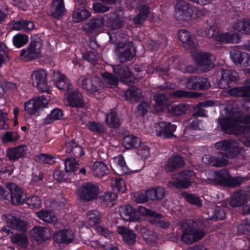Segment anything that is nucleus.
Here are the masks:
<instances>
[{"label":"nucleus","instance_id":"f257e3e1","mask_svg":"<svg viewBox=\"0 0 250 250\" xmlns=\"http://www.w3.org/2000/svg\"><path fill=\"white\" fill-rule=\"evenodd\" d=\"M215 147L223 151L218 152V156H215L210 154H206L202 158V161L206 164L215 167H221L228 164L226 159L234 158L242 151V149L238 146V143L234 140H223L217 142Z\"/></svg>","mask_w":250,"mask_h":250},{"label":"nucleus","instance_id":"f03ea898","mask_svg":"<svg viewBox=\"0 0 250 250\" xmlns=\"http://www.w3.org/2000/svg\"><path fill=\"white\" fill-rule=\"evenodd\" d=\"M182 234L180 239L185 243L191 244L201 240L205 235V232L200 229L198 224L190 220L183 224Z\"/></svg>","mask_w":250,"mask_h":250},{"label":"nucleus","instance_id":"7ed1b4c3","mask_svg":"<svg viewBox=\"0 0 250 250\" xmlns=\"http://www.w3.org/2000/svg\"><path fill=\"white\" fill-rule=\"evenodd\" d=\"M203 15L201 10L192 7L184 0H179L174 5V17L178 20L188 21L191 18L195 19Z\"/></svg>","mask_w":250,"mask_h":250},{"label":"nucleus","instance_id":"20e7f679","mask_svg":"<svg viewBox=\"0 0 250 250\" xmlns=\"http://www.w3.org/2000/svg\"><path fill=\"white\" fill-rule=\"evenodd\" d=\"M42 43L41 38L32 39L28 46L21 50L20 57L24 62H29L40 58Z\"/></svg>","mask_w":250,"mask_h":250},{"label":"nucleus","instance_id":"39448f33","mask_svg":"<svg viewBox=\"0 0 250 250\" xmlns=\"http://www.w3.org/2000/svg\"><path fill=\"white\" fill-rule=\"evenodd\" d=\"M213 180L216 185L225 187L238 186L243 182L241 177H232L229 170L226 168L215 171Z\"/></svg>","mask_w":250,"mask_h":250},{"label":"nucleus","instance_id":"423d86ee","mask_svg":"<svg viewBox=\"0 0 250 250\" xmlns=\"http://www.w3.org/2000/svg\"><path fill=\"white\" fill-rule=\"evenodd\" d=\"M216 31L214 26H210L205 31V35L208 38L216 36V40L225 43H237L241 42V37L239 34L233 31L228 32L216 35Z\"/></svg>","mask_w":250,"mask_h":250},{"label":"nucleus","instance_id":"0eeeda50","mask_svg":"<svg viewBox=\"0 0 250 250\" xmlns=\"http://www.w3.org/2000/svg\"><path fill=\"white\" fill-rule=\"evenodd\" d=\"M115 51L119 60L123 63L132 60L136 55V50L132 42H119L116 44Z\"/></svg>","mask_w":250,"mask_h":250},{"label":"nucleus","instance_id":"6e6552de","mask_svg":"<svg viewBox=\"0 0 250 250\" xmlns=\"http://www.w3.org/2000/svg\"><path fill=\"white\" fill-rule=\"evenodd\" d=\"M123 146L128 150L137 148L140 147L138 150L137 154L142 157H147L149 154V148L146 146H141L140 139L133 135H128L125 136L123 140Z\"/></svg>","mask_w":250,"mask_h":250},{"label":"nucleus","instance_id":"1a4fd4ad","mask_svg":"<svg viewBox=\"0 0 250 250\" xmlns=\"http://www.w3.org/2000/svg\"><path fill=\"white\" fill-rule=\"evenodd\" d=\"M79 196L83 202L92 201L96 199L99 193V187L91 182L84 183L78 189Z\"/></svg>","mask_w":250,"mask_h":250},{"label":"nucleus","instance_id":"9d476101","mask_svg":"<svg viewBox=\"0 0 250 250\" xmlns=\"http://www.w3.org/2000/svg\"><path fill=\"white\" fill-rule=\"evenodd\" d=\"M47 74L45 70L39 69L33 71L31 80L33 85L42 92L50 93V87L47 83Z\"/></svg>","mask_w":250,"mask_h":250},{"label":"nucleus","instance_id":"9b49d317","mask_svg":"<svg viewBox=\"0 0 250 250\" xmlns=\"http://www.w3.org/2000/svg\"><path fill=\"white\" fill-rule=\"evenodd\" d=\"M48 103V100L44 95L38 96L24 104V110L30 115H36L39 113L40 110L45 107Z\"/></svg>","mask_w":250,"mask_h":250},{"label":"nucleus","instance_id":"f8f14e48","mask_svg":"<svg viewBox=\"0 0 250 250\" xmlns=\"http://www.w3.org/2000/svg\"><path fill=\"white\" fill-rule=\"evenodd\" d=\"M227 113L228 117H222L219 120V125L225 133L229 134L239 123L235 107H231L227 111Z\"/></svg>","mask_w":250,"mask_h":250},{"label":"nucleus","instance_id":"ddd939ff","mask_svg":"<svg viewBox=\"0 0 250 250\" xmlns=\"http://www.w3.org/2000/svg\"><path fill=\"white\" fill-rule=\"evenodd\" d=\"M186 86L189 90H204L208 89L211 84L206 77L191 76L187 78Z\"/></svg>","mask_w":250,"mask_h":250},{"label":"nucleus","instance_id":"4468645a","mask_svg":"<svg viewBox=\"0 0 250 250\" xmlns=\"http://www.w3.org/2000/svg\"><path fill=\"white\" fill-rule=\"evenodd\" d=\"M238 80L239 75L236 71L221 69V78L218 84L220 88L225 89L237 83Z\"/></svg>","mask_w":250,"mask_h":250},{"label":"nucleus","instance_id":"2eb2a0df","mask_svg":"<svg viewBox=\"0 0 250 250\" xmlns=\"http://www.w3.org/2000/svg\"><path fill=\"white\" fill-rule=\"evenodd\" d=\"M6 188L10 193V197L12 204L15 205H22L27 198L23 189L15 183H9L6 185Z\"/></svg>","mask_w":250,"mask_h":250},{"label":"nucleus","instance_id":"dca6fc26","mask_svg":"<svg viewBox=\"0 0 250 250\" xmlns=\"http://www.w3.org/2000/svg\"><path fill=\"white\" fill-rule=\"evenodd\" d=\"M195 177V174L192 170L181 171L179 174V179L173 182V186L177 188H187L191 186Z\"/></svg>","mask_w":250,"mask_h":250},{"label":"nucleus","instance_id":"f3484780","mask_svg":"<svg viewBox=\"0 0 250 250\" xmlns=\"http://www.w3.org/2000/svg\"><path fill=\"white\" fill-rule=\"evenodd\" d=\"M194 59L198 68L203 72H208L213 67L210 54L208 53H198L194 56Z\"/></svg>","mask_w":250,"mask_h":250},{"label":"nucleus","instance_id":"a211bd4d","mask_svg":"<svg viewBox=\"0 0 250 250\" xmlns=\"http://www.w3.org/2000/svg\"><path fill=\"white\" fill-rule=\"evenodd\" d=\"M177 126L170 122H161L156 126V132L158 136L164 139L170 138L174 136V132Z\"/></svg>","mask_w":250,"mask_h":250},{"label":"nucleus","instance_id":"6ab92c4d","mask_svg":"<svg viewBox=\"0 0 250 250\" xmlns=\"http://www.w3.org/2000/svg\"><path fill=\"white\" fill-rule=\"evenodd\" d=\"M79 81L83 89L90 94H93L98 92L101 80L97 77L85 78L82 76L80 77Z\"/></svg>","mask_w":250,"mask_h":250},{"label":"nucleus","instance_id":"aec40b11","mask_svg":"<svg viewBox=\"0 0 250 250\" xmlns=\"http://www.w3.org/2000/svg\"><path fill=\"white\" fill-rule=\"evenodd\" d=\"M113 71L115 74L119 76L124 82L128 85L133 84L134 78L129 68L125 65H115L112 66Z\"/></svg>","mask_w":250,"mask_h":250},{"label":"nucleus","instance_id":"412c9836","mask_svg":"<svg viewBox=\"0 0 250 250\" xmlns=\"http://www.w3.org/2000/svg\"><path fill=\"white\" fill-rule=\"evenodd\" d=\"M74 233L69 229H63L55 232L53 239L58 244H69L74 239Z\"/></svg>","mask_w":250,"mask_h":250},{"label":"nucleus","instance_id":"4be33fe9","mask_svg":"<svg viewBox=\"0 0 250 250\" xmlns=\"http://www.w3.org/2000/svg\"><path fill=\"white\" fill-rule=\"evenodd\" d=\"M2 218L3 221L6 222L9 227L21 231L26 230L27 223L26 222L16 217L11 214H4Z\"/></svg>","mask_w":250,"mask_h":250},{"label":"nucleus","instance_id":"5701e85b","mask_svg":"<svg viewBox=\"0 0 250 250\" xmlns=\"http://www.w3.org/2000/svg\"><path fill=\"white\" fill-rule=\"evenodd\" d=\"M178 36L183 46L186 49H193L196 46L197 43L195 38L188 31L181 29L179 31Z\"/></svg>","mask_w":250,"mask_h":250},{"label":"nucleus","instance_id":"b1692460","mask_svg":"<svg viewBox=\"0 0 250 250\" xmlns=\"http://www.w3.org/2000/svg\"><path fill=\"white\" fill-rule=\"evenodd\" d=\"M230 59L236 64H241L246 65L248 64L250 60V57L248 53L241 51L236 46L229 51Z\"/></svg>","mask_w":250,"mask_h":250},{"label":"nucleus","instance_id":"393cba45","mask_svg":"<svg viewBox=\"0 0 250 250\" xmlns=\"http://www.w3.org/2000/svg\"><path fill=\"white\" fill-rule=\"evenodd\" d=\"M30 234L35 240L43 242L51 239L50 230L46 227L35 226L30 230Z\"/></svg>","mask_w":250,"mask_h":250},{"label":"nucleus","instance_id":"a878e982","mask_svg":"<svg viewBox=\"0 0 250 250\" xmlns=\"http://www.w3.org/2000/svg\"><path fill=\"white\" fill-rule=\"evenodd\" d=\"M66 101L69 105L72 107L82 108L84 106L83 96L77 90L68 92Z\"/></svg>","mask_w":250,"mask_h":250},{"label":"nucleus","instance_id":"bb28decb","mask_svg":"<svg viewBox=\"0 0 250 250\" xmlns=\"http://www.w3.org/2000/svg\"><path fill=\"white\" fill-rule=\"evenodd\" d=\"M66 12L64 0H53L51 3L50 15L55 19L61 20Z\"/></svg>","mask_w":250,"mask_h":250},{"label":"nucleus","instance_id":"cd10ccee","mask_svg":"<svg viewBox=\"0 0 250 250\" xmlns=\"http://www.w3.org/2000/svg\"><path fill=\"white\" fill-rule=\"evenodd\" d=\"M119 212L121 217L125 221L137 222L140 219L137 210L129 205L122 207Z\"/></svg>","mask_w":250,"mask_h":250},{"label":"nucleus","instance_id":"c85d7f7f","mask_svg":"<svg viewBox=\"0 0 250 250\" xmlns=\"http://www.w3.org/2000/svg\"><path fill=\"white\" fill-rule=\"evenodd\" d=\"M53 82L56 86L61 90H68L72 87V84L66 76L59 71L54 73Z\"/></svg>","mask_w":250,"mask_h":250},{"label":"nucleus","instance_id":"c756f323","mask_svg":"<svg viewBox=\"0 0 250 250\" xmlns=\"http://www.w3.org/2000/svg\"><path fill=\"white\" fill-rule=\"evenodd\" d=\"M66 153H72L75 157L83 158L85 155L83 148L74 139H69L65 143Z\"/></svg>","mask_w":250,"mask_h":250},{"label":"nucleus","instance_id":"7c9ffc66","mask_svg":"<svg viewBox=\"0 0 250 250\" xmlns=\"http://www.w3.org/2000/svg\"><path fill=\"white\" fill-rule=\"evenodd\" d=\"M104 25V19L93 18L83 25V29L87 33H98Z\"/></svg>","mask_w":250,"mask_h":250},{"label":"nucleus","instance_id":"2f4dec72","mask_svg":"<svg viewBox=\"0 0 250 250\" xmlns=\"http://www.w3.org/2000/svg\"><path fill=\"white\" fill-rule=\"evenodd\" d=\"M27 150V146L22 145L16 147H9L7 150L6 156L10 161L15 162L20 158L24 157L26 155Z\"/></svg>","mask_w":250,"mask_h":250},{"label":"nucleus","instance_id":"473e14b6","mask_svg":"<svg viewBox=\"0 0 250 250\" xmlns=\"http://www.w3.org/2000/svg\"><path fill=\"white\" fill-rule=\"evenodd\" d=\"M138 13L133 21L135 25L142 24L150 14V7L146 4H140L137 6Z\"/></svg>","mask_w":250,"mask_h":250},{"label":"nucleus","instance_id":"72a5a7b5","mask_svg":"<svg viewBox=\"0 0 250 250\" xmlns=\"http://www.w3.org/2000/svg\"><path fill=\"white\" fill-rule=\"evenodd\" d=\"M185 161L183 157L177 155L168 158L165 169L168 172H172L177 168L183 167Z\"/></svg>","mask_w":250,"mask_h":250},{"label":"nucleus","instance_id":"f704fd0d","mask_svg":"<svg viewBox=\"0 0 250 250\" xmlns=\"http://www.w3.org/2000/svg\"><path fill=\"white\" fill-rule=\"evenodd\" d=\"M118 232L122 235L123 241L127 244L132 245L136 241V234L134 231L124 226H119Z\"/></svg>","mask_w":250,"mask_h":250},{"label":"nucleus","instance_id":"c9c22d12","mask_svg":"<svg viewBox=\"0 0 250 250\" xmlns=\"http://www.w3.org/2000/svg\"><path fill=\"white\" fill-rule=\"evenodd\" d=\"M189 106L186 103H179L169 105L167 107L168 113L172 116L179 117L186 114Z\"/></svg>","mask_w":250,"mask_h":250},{"label":"nucleus","instance_id":"e433bc0d","mask_svg":"<svg viewBox=\"0 0 250 250\" xmlns=\"http://www.w3.org/2000/svg\"><path fill=\"white\" fill-rule=\"evenodd\" d=\"M233 29L242 34L250 35V20L242 18L236 20L233 24Z\"/></svg>","mask_w":250,"mask_h":250},{"label":"nucleus","instance_id":"4c0bfd02","mask_svg":"<svg viewBox=\"0 0 250 250\" xmlns=\"http://www.w3.org/2000/svg\"><path fill=\"white\" fill-rule=\"evenodd\" d=\"M120 12L115 11L107 16V22L108 26L114 29H119L124 25V22L119 14Z\"/></svg>","mask_w":250,"mask_h":250},{"label":"nucleus","instance_id":"58836bf2","mask_svg":"<svg viewBox=\"0 0 250 250\" xmlns=\"http://www.w3.org/2000/svg\"><path fill=\"white\" fill-rule=\"evenodd\" d=\"M91 12L86 8L75 7L72 14V19L74 22H80L91 16Z\"/></svg>","mask_w":250,"mask_h":250},{"label":"nucleus","instance_id":"ea45409f","mask_svg":"<svg viewBox=\"0 0 250 250\" xmlns=\"http://www.w3.org/2000/svg\"><path fill=\"white\" fill-rule=\"evenodd\" d=\"M34 27V23L30 21L26 20H20L19 21H14L10 25V28L13 30H24L26 31L33 29Z\"/></svg>","mask_w":250,"mask_h":250},{"label":"nucleus","instance_id":"a19ab883","mask_svg":"<svg viewBox=\"0 0 250 250\" xmlns=\"http://www.w3.org/2000/svg\"><path fill=\"white\" fill-rule=\"evenodd\" d=\"M37 217L43 221L54 225L57 222V218L53 212L42 209L37 212Z\"/></svg>","mask_w":250,"mask_h":250},{"label":"nucleus","instance_id":"79ce46f5","mask_svg":"<svg viewBox=\"0 0 250 250\" xmlns=\"http://www.w3.org/2000/svg\"><path fill=\"white\" fill-rule=\"evenodd\" d=\"M92 170L94 175L98 177H102L108 173L109 170L107 166L103 162H96L94 163Z\"/></svg>","mask_w":250,"mask_h":250},{"label":"nucleus","instance_id":"37998d69","mask_svg":"<svg viewBox=\"0 0 250 250\" xmlns=\"http://www.w3.org/2000/svg\"><path fill=\"white\" fill-rule=\"evenodd\" d=\"M111 187L113 191L118 193H125L126 190V185L125 181L120 177L113 178L111 180Z\"/></svg>","mask_w":250,"mask_h":250},{"label":"nucleus","instance_id":"c03bdc74","mask_svg":"<svg viewBox=\"0 0 250 250\" xmlns=\"http://www.w3.org/2000/svg\"><path fill=\"white\" fill-rule=\"evenodd\" d=\"M140 94L141 91L138 88L131 87L125 91L124 96L127 101H129L132 102H137L140 96Z\"/></svg>","mask_w":250,"mask_h":250},{"label":"nucleus","instance_id":"a18cd8bd","mask_svg":"<svg viewBox=\"0 0 250 250\" xmlns=\"http://www.w3.org/2000/svg\"><path fill=\"white\" fill-rule=\"evenodd\" d=\"M230 94L235 97H250V85L233 88Z\"/></svg>","mask_w":250,"mask_h":250},{"label":"nucleus","instance_id":"49530a36","mask_svg":"<svg viewBox=\"0 0 250 250\" xmlns=\"http://www.w3.org/2000/svg\"><path fill=\"white\" fill-rule=\"evenodd\" d=\"M11 241L21 248H26L28 244V238L24 234L15 233L11 236Z\"/></svg>","mask_w":250,"mask_h":250},{"label":"nucleus","instance_id":"de8ad7c7","mask_svg":"<svg viewBox=\"0 0 250 250\" xmlns=\"http://www.w3.org/2000/svg\"><path fill=\"white\" fill-rule=\"evenodd\" d=\"M63 116V111L58 108L53 109L50 113L46 116L44 123L46 124H50L56 120L62 119Z\"/></svg>","mask_w":250,"mask_h":250},{"label":"nucleus","instance_id":"09e8293b","mask_svg":"<svg viewBox=\"0 0 250 250\" xmlns=\"http://www.w3.org/2000/svg\"><path fill=\"white\" fill-rule=\"evenodd\" d=\"M118 197L117 193L112 191H106L100 197V200L102 203H104L107 206H112L113 203L112 201H115Z\"/></svg>","mask_w":250,"mask_h":250},{"label":"nucleus","instance_id":"8fccbe9b","mask_svg":"<svg viewBox=\"0 0 250 250\" xmlns=\"http://www.w3.org/2000/svg\"><path fill=\"white\" fill-rule=\"evenodd\" d=\"M172 95L175 98H196L199 97L200 94L196 92L188 91L185 90H177L173 92Z\"/></svg>","mask_w":250,"mask_h":250},{"label":"nucleus","instance_id":"3c124183","mask_svg":"<svg viewBox=\"0 0 250 250\" xmlns=\"http://www.w3.org/2000/svg\"><path fill=\"white\" fill-rule=\"evenodd\" d=\"M248 201V200L246 198L245 193L243 192V194L238 193L236 194L230 200L229 205L233 208L240 207L247 203Z\"/></svg>","mask_w":250,"mask_h":250},{"label":"nucleus","instance_id":"603ef678","mask_svg":"<svg viewBox=\"0 0 250 250\" xmlns=\"http://www.w3.org/2000/svg\"><path fill=\"white\" fill-rule=\"evenodd\" d=\"M64 165L65 170L67 172H72L77 170L80 166L79 164L76 162L75 158L73 157L65 159Z\"/></svg>","mask_w":250,"mask_h":250},{"label":"nucleus","instance_id":"864d4df0","mask_svg":"<svg viewBox=\"0 0 250 250\" xmlns=\"http://www.w3.org/2000/svg\"><path fill=\"white\" fill-rule=\"evenodd\" d=\"M105 121L110 128H117L120 126L119 119L116 113L111 112L107 115Z\"/></svg>","mask_w":250,"mask_h":250},{"label":"nucleus","instance_id":"5fc2aeb1","mask_svg":"<svg viewBox=\"0 0 250 250\" xmlns=\"http://www.w3.org/2000/svg\"><path fill=\"white\" fill-rule=\"evenodd\" d=\"M13 45L17 48H21L27 43L28 37L25 34H17L12 39Z\"/></svg>","mask_w":250,"mask_h":250},{"label":"nucleus","instance_id":"6e6d98bb","mask_svg":"<svg viewBox=\"0 0 250 250\" xmlns=\"http://www.w3.org/2000/svg\"><path fill=\"white\" fill-rule=\"evenodd\" d=\"M101 77L104 81L110 85L116 86L118 84L119 79L118 77L111 73L108 72L102 73Z\"/></svg>","mask_w":250,"mask_h":250},{"label":"nucleus","instance_id":"4d7b16f0","mask_svg":"<svg viewBox=\"0 0 250 250\" xmlns=\"http://www.w3.org/2000/svg\"><path fill=\"white\" fill-rule=\"evenodd\" d=\"M138 213L157 219H161L162 217V215L161 213H157L155 211L146 208L141 206L138 207L137 214Z\"/></svg>","mask_w":250,"mask_h":250},{"label":"nucleus","instance_id":"13d9d810","mask_svg":"<svg viewBox=\"0 0 250 250\" xmlns=\"http://www.w3.org/2000/svg\"><path fill=\"white\" fill-rule=\"evenodd\" d=\"M87 127L89 130L98 134H102L105 132V129L101 123L95 121L89 122L87 124Z\"/></svg>","mask_w":250,"mask_h":250},{"label":"nucleus","instance_id":"bf43d9fd","mask_svg":"<svg viewBox=\"0 0 250 250\" xmlns=\"http://www.w3.org/2000/svg\"><path fill=\"white\" fill-rule=\"evenodd\" d=\"M182 195L188 203L197 207L202 206V201L200 198L195 194L184 192L182 193Z\"/></svg>","mask_w":250,"mask_h":250},{"label":"nucleus","instance_id":"052dcab7","mask_svg":"<svg viewBox=\"0 0 250 250\" xmlns=\"http://www.w3.org/2000/svg\"><path fill=\"white\" fill-rule=\"evenodd\" d=\"M153 100L155 102L156 107H163L167 104L168 98L165 94L159 93L154 96Z\"/></svg>","mask_w":250,"mask_h":250},{"label":"nucleus","instance_id":"680f3d73","mask_svg":"<svg viewBox=\"0 0 250 250\" xmlns=\"http://www.w3.org/2000/svg\"><path fill=\"white\" fill-rule=\"evenodd\" d=\"M87 217L89 221L93 223L95 226L99 225L101 219V215L98 210H90L87 213Z\"/></svg>","mask_w":250,"mask_h":250},{"label":"nucleus","instance_id":"e2e57ef3","mask_svg":"<svg viewBox=\"0 0 250 250\" xmlns=\"http://www.w3.org/2000/svg\"><path fill=\"white\" fill-rule=\"evenodd\" d=\"M55 157L52 155L41 153L37 156L36 161L44 164L52 165L55 162Z\"/></svg>","mask_w":250,"mask_h":250},{"label":"nucleus","instance_id":"0e129e2a","mask_svg":"<svg viewBox=\"0 0 250 250\" xmlns=\"http://www.w3.org/2000/svg\"><path fill=\"white\" fill-rule=\"evenodd\" d=\"M20 136L16 132L6 131L2 135L1 140L3 143L13 142L17 141Z\"/></svg>","mask_w":250,"mask_h":250},{"label":"nucleus","instance_id":"69168bd1","mask_svg":"<svg viewBox=\"0 0 250 250\" xmlns=\"http://www.w3.org/2000/svg\"><path fill=\"white\" fill-rule=\"evenodd\" d=\"M27 204L31 208H39L42 206V201L39 197L34 195L27 199Z\"/></svg>","mask_w":250,"mask_h":250},{"label":"nucleus","instance_id":"338daca9","mask_svg":"<svg viewBox=\"0 0 250 250\" xmlns=\"http://www.w3.org/2000/svg\"><path fill=\"white\" fill-rule=\"evenodd\" d=\"M235 108L239 124H250V114H244L238 108Z\"/></svg>","mask_w":250,"mask_h":250},{"label":"nucleus","instance_id":"774afa93","mask_svg":"<svg viewBox=\"0 0 250 250\" xmlns=\"http://www.w3.org/2000/svg\"><path fill=\"white\" fill-rule=\"evenodd\" d=\"M150 109V106L146 102L143 101L137 107V110L140 116H145Z\"/></svg>","mask_w":250,"mask_h":250}]
</instances>
